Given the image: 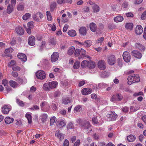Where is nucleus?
<instances>
[{"label":"nucleus","mask_w":146,"mask_h":146,"mask_svg":"<svg viewBox=\"0 0 146 146\" xmlns=\"http://www.w3.org/2000/svg\"><path fill=\"white\" fill-rule=\"evenodd\" d=\"M24 6L21 4H19L17 7V10L19 11H22L24 9Z\"/></svg>","instance_id":"nucleus-52"},{"label":"nucleus","mask_w":146,"mask_h":146,"mask_svg":"<svg viewBox=\"0 0 146 146\" xmlns=\"http://www.w3.org/2000/svg\"><path fill=\"white\" fill-rule=\"evenodd\" d=\"M90 27L91 30L92 32H94L96 30L97 26L94 23H91L90 24Z\"/></svg>","instance_id":"nucleus-26"},{"label":"nucleus","mask_w":146,"mask_h":146,"mask_svg":"<svg viewBox=\"0 0 146 146\" xmlns=\"http://www.w3.org/2000/svg\"><path fill=\"white\" fill-rule=\"evenodd\" d=\"M13 49L11 48H9L6 49L5 50V53H11L13 51Z\"/></svg>","instance_id":"nucleus-48"},{"label":"nucleus","mask_w":146,"mask_h":146,"mask_svg":"<svg viewBox=\"0 0 146 146\" xmlns=\"http://www.w3.org/2000/svg\"><path fill=\"white\" fill-rule=\"evenodd\" d=\"M80 62L77 61L75 62L74 65L73 67L75 69H78L80 66Z\"/></svg>","instance_id":"nucleus-44"},{"label":"nucleus","mask_w":146,"mask_h":146,"mask_svg":"<svg viewBox=\"0 0 146 146\" xmlns=\"http://www.w3.org/2000/svg\"><path fill=\"white\" fill-rule=\"evenodd\" d=\"M104 38L103 37H101L99 38L97 40V42L98 43H101L103 41Z\"/></svg>","instance_id":"nucleus-60"},{"label":"nucleus","mask_w":146,"mask_h":146,"mask_svg":"<svg viewBox=\"0 0 146 146\" xmlns=\"http://www.w3.org/2000/svg\"><path fill=\"white\" fill-rule=\"evenodd\" d=\"M70 102V100L69 97L63 98L62 100V103L64 104H67Z\"/></svg>","instance_id":"nucleus-30"},{"label":"nucleus","mask_w":146,"mask_h":146,"mask_svg":"<svg viewBox=\"0 0 146 146\" xmlns=\"http://www.w3.org/2000/svg\"><path fill=\"white\" fill-rule=\"evenodd\" d=\"M21 68L16 65L14 66L12 68L13 70L14 71H19L21 70Z\"/></svg>","instance_id":"nucleus-50"},{"label":"nucleus","mask_w":146,"mask_h":146,"mask_svg":"<svg viewBox=\"0 0 146 146\" xmlns=\"http://www.w3.org/2000/svg\"><path fill=\"white\" fill-rule=\"evenodd\" d=\"M123 19V17L121 15H118L115 17L113 19L114 21L116 23L121 22Z\"/></svg>","instance_id":"nucleus-19"},{"label":"nucleus","mask_w":146,"mask_h":146,"mask_svg":"<svg viewBox=\"0 0 146 146\" xmlns=\"http://www.w3.org/2000/svg\"><path fill=\"white\" fill-rule=\"evenodd\" d=\"M51 107L52 108L53 110H55L57 108V107L56 105L54 103H52L51 105Z\"/></svg>","instance_id":"nucleus-62"},{"label":"nucleus","mask_w":146,"mask_h":146,"mask_svg":"<svg viewBox=\"0 0 146 146\" xmlns=\"http://www.w3.org/2000/svg\"><path fill=\"white\" fill-rule=\"evenodd\" d=\"M46 42L45 41H42L41 42V45L40 46V50H42L43 49L45 46Z\"/></svg>","instance_id":"nucleus-47"},{"label":"nucleus","mask_w":146,"mask_h":146,"mask_svg":"<svg viewBox=\"0 0 146 146\" xmlns=\"http://www.w3.org/2000/svg\"><path fill=\"white\" fill-rule=\"evenodd\" d=\"M80 143V140H77L74 143V146H79Z\"/></svg>","instance_id":"nucleus-64"},{"label":"nucleus","mask_w":146,"mask_h":146,"mask_svg":"<svg viewBox=\"0 0 146 146\" xmlns=\"http://www.w3.org/2000/svg\"><path fill=\"white\" fill-rule=\"evenodd\" d=\"M59 57V54L57 52H54L51 56L50 60L52 62H56L58 61Z\"/></svg>","instance_id":"nucleus-8"},{"label":"nucleus","mask_w":146,"mask_h":146,"mask_svg":"<svg viewBox=\"0 0 146 146\" xmlns=\"http://www.w3.org/2000/svg\"><path fill=\"white\" fill-rule=\"evenodd\" d=\"M123 96L121 94H117L116 95H113L111 97L110 100L112 102L119 101L122 100Z\"/></svg>","instance_id":"nucleus-6"},{"label":"nucleus","mask_w":146,"mask_h":146,"mask_svg":"<svg viewBox=\"0 0 146 146\" xmlns=\"http://www.w3.org/2000/svg\"><path fill=\"white\" fill-rule=\"evenodd\" d=\"M13 5H11V6H10L9 5H8L7 10V13H10L13 11Z\"/></svg>","instance_id":"nucleus-37"},{"label":"nucleus","mask_w":146,"mask_h":146,"mask_svg":"<svg viewBox=\"0 0 146 146\" xmlns=\"http://www.w3.org/2000/svg\"><path fill=\"white\" fill-rule=\"evenodd\" d=\"M16 62L14 60H12L11 62L8 65V66L9 67H11L12 66H15L16 65Z\"/></svg>","instance_id":"nucleus-49"},{"label":"nucleus","mask_w":146,"mask_h":146,"mask_svg":"<svg viewBox=\"0 0 146 146\" xmlns=\"http://www.w3.org/2000/svg\"><path fill=\"white\" fill-rule=\"evenodd\" d=\"M28 44L31 46H33L35 44V38L33 36H31L28 38Z\"/></svg>","instance_id":"nucleus-15"},{"label":"nucleus","mask_w":146,"mask_h":146,"mask_svg":"<svg viewBox=\"0 0 146 146\" xmlns=\"http://www.w3.org/2000/svg\"><path fill=\"white\" fill-rule=\"evenodd\" d=\"M33 21H31L30 22L28 23L27 24V26L28 28H32L33 27Z\"/></svg>","instance_id":"nucleus-57"},{"label":"nucleus","mask_w":146,"mask_h":146,"mask_svg":"<svg viewBox=\"0 0 146 146\" xmlns=\"http://www.w3.org/2000/svg\"><path fill=\"white\" fill-rule=\"evenodd\" d=\"M77 122L81 129L87 133H90L92 131L91 125L90 123L86 120L79 119L77 120Z\"/></svg>","instance_id":"nucleus-1"},{"label":"nucleus","mask_w":146,"mask_h":146,"mask_svg":"<svg viewBox=\"0 0 146 146\" xmlns=\"http://www.w3.org/2000/svg\"><path fill=\"white\" fill-rule=\"evenodd\" d=\"M68 28V25L67 24H65L63 28V31L64 32H65L67 31Z\"/></svg>","instance_id":"nucleus-58"},{"label":"nucleus","mask_w":146,"mask_h":146,"mask_svg":"<svg viewBox=\"0 0 146 146\" xmlns=\"http://www.w3.org/2000/svg\"><path fill=\"white\" fill-rule=\"evenodd\" d=\"M75 51V48L73 46H71L69 48L67 52V53L69 55H71L73 54Z\"/></svg>","instance_id":"nucleus-27"},{"label":"nucleus","mask_w":146,"mask_h":146,"mask_svg":"<svg viewBox=\"0 0 146 146\" xmlns=\"http://www.w3.org/2000/svg\"><path fill=\"white\" fill-rule=\"evenodd\" d=\"M135 46L137 48L141 51H144L145 50V47L142 44L139 43H136Z\"/></svg>","instance_id":"nucleus-29"},{"label":"nucleus","mask_w":146,"mask_h":146,"mask_svg":"<svg viewBox=\"0 0 146 146\" xmlns=\"http://www.w3.org/2000/svg\"><path fill=\"white\" fill-rule=\"evenodd\" d=\"M68 34L72 37H73L76 35V33L74 30H71L68 31Z\"/></svg>","instance_id":"nucleus-33"},{"label":"nucleus","mask_w":146,"mask_h":146,"mask_svg":"<svg viewBox=\"0 0 146 146\" xmlns=\"http://www.w3.org/2000/svg\"><path fill=\"white\" fill-rule=\"evenodd\" d=\"M126 15L127 17H133L134 15L131 12H129L126 13Z\"/></svg>","instance_id":"nucleus-61"},{"label":"nucleus","mask_w":146,"mask_h":146,"mask_svg":"<svg viewBox=\"0 0 146 146\" xmlns=\"http://www.w3.org/2000/svg\"><path fill=\"white\" fill-rule=\"evenodd\" d=\"M106 116L109 121H112L115 120L117 117V115L114 111H111L110 113L107 114Z\"/></svg>","instance_id":"nucleus-5"},{"label":"nucleus","mask_w":146,"mask_h":146,"mask_svg":"<svg viewBox=\"0 0 146 146\" xmlns=\"http://www.w3.org/2000/svg\"><path fill=\"white\" fill-rule=\"evenodd\" d=\"M116 58L115 56L113 55L109 56L107 58L108 63L110 65H113L115 64V62Z\"/></svg>","instance_id":"nucleus-11"},{"label":"nucleus","mask_w":146,"mask_h":146,"mask_svg":"<svg viewBox=\"0 0 146 146\" xmlns=\"http://www.w3.org/2000/svg\"><path fill=\"white\" fill-rule=\"evenodd\" d=\"M141 18L143 20L146 19V11L142 13Z\"/></svg>","instance_id":"nucleus-53"},{"label":"nucleus","mask_w":146,"mask_h":146,"mask_svg":"<svg viewBox=\"0 0 146 146\" xmlns=\"http://www.w3.org/2000/svg\"><path fill=\"white\" fill-rule=\"evenodd\" d=\"M143 31V29L141 25H138L137 26L135 29V33L137 35H140Z\"/></svg>","instance_id":"nucleus-14"},{"label":"nucleus","mask_w":146,"mask_h":146,"mask_svg":"<svg viewBox=\"0 0 146 146\" xmlns=\"http://www.w3.org/2000/svg\"><path fill=\"white\" fill-rule=\"evenodd\" d=\"M42 88L43 90L46 91H49L51 90L48 83H45L43 84Z\"/></svg>","instance_id":"nucleus-22"},{"label":"nucleus","mask_w":146,"mask_h":146,"mask_svg":"<svg viewBox=\"0 0 146 146\" xmlns=\"http://www.w3.org/2000/svg\"><path fill=\"white\" fill-rule=\"evenodd\" d=\"M9 84L11 86L14 88H16L19 86V84L15 82L13 80L9 81Z\"/></svg>","instance_id":"nucleus-31"},{"label":"nucleus","mask_w":146,"mask_h":146,"mask_svg":"<svg viewBox=\"0 0 146 146\" xmlns=\"http://www.w3.org/2000/svg\"><path fill=\"white\" fill-rule=\"evenodd\" d=\"M5 123L7 124H9L12 123L14 121L13 118H10L9 117H6L5 119Z\"/></svg>","instance_id":"nucleus-21"},{"label":"nucleus","mask_w":146,"mask_h":146,"mask_svg":"<svg viewBox=\"0 0 146 146\" xmlns=\"http://www.w3.org/2000/svg\"><path fill=\"white\" fill-rule=\"evenodd\" d=\"M131 55L135 58L140 59L142 56V54L139 51L137 50H133L131 52Z\"/></svg>","instance_id":"nucleus-7"},{"label":"nucleus","mask_w":146,"mask_h":146,"mask_svg":"<svg viewBox=\"0 0 146 146\" xmlns=\"http://www.w3.org/2000/svg\"><path fill=\"white\" fill-rule=\"evenodd\" d=\"M48 42L50 44L53 45H55L56 44V39L55 38L51 37L49 39Z\"/></svg>","instance_id":"nucleus-18"},{"label":"nucleus","mask_w":146,"mask_h":146,"mask_svg":"<svg viewBox=\"0 0 146 146\" xmlns=\"http://www.w3.org/2000/svg\"><path fill=\"white\" fill-rule=\"evenodd\" d=\"M86 50L82 48L80 50L78 49H76L75 51L74 54L76 56H79L78 58L79 59L82 58L84 57H86Z\"/></svg>","instance_id":"nucleus-3"},{"label":"nucleus","mask_w":146,"mask_h":146,"mask_svg":"<svg viewBox=\"0 0 146 146\" xmlns=\"http://www.w3.org/2000/svg\"><path fill=\"white\" fill-rule=\"evenodd\" d=\"M47 104V102L45 101H43L40 104V108L41 110L43 109V107L45 106Z\"/></svg>","instance_id":"nucleus-54"},{"label":"nucleus","mask_w":146,"mask_h":146,"mask_svg":"<svg viewBox=\"0 0 146 146\" xmlns=\"http://www.w3.org/2000/svg\"><path fill=\"white\" fill-rule=\"evenodd\" d=\"M57 124L58 126L62 127L65 126L66 122L63 119H61L57 121Z\"/></svg>","instance_id":"nucleus-24"},{"label":"nucleus","mask_w":146,"mask_h":146,"mask_svg":"<svg viewBox=\"0 0 146 146\" xmlns=\"http://www.w3.org/2000/svg\"><path fill=\"white\" fill-rule=\"evenodd\" d=\"M31 16V14L29 13H26L23 16V19L25 20H27L29 19Z\"/></svg>","instance_id":"nucleus-38"},{"label":"nucleus","mask_w":146,"mask_h":146,"mask_svg":"<svg viewBox=\"0 0 146 146\" xmlns=\"http://www.w3.org/2000/svg\"><path fill=\"white\" fill-rule=\"evenodd\" d=\"M2 84L4 86H7L8 85V81L6 79H4L2 80Z\"/></svg>","instance_id":"nucleus-51"},{"label":"nucleus","mask_w":146,"mask_h":146,"mask_svg":"<svg viewBox=\"0 0 146 146\" xmlns=\"http://www.w3.org/2000/svg\"><path fill=\"white\" fill-rule=\"evenodd\" d=\"M56 2H53L50 5V11H53L56 6Z\"/></svg>","instance_id":"nucleus-42"},{"label":"nucleus","mask_w":146,"mask_h":146,"mask_svg":"<svg viewBox=\"0 0 146 146\" xmlns=\"http://www.w3.org/2000/svg\"><path fill=\"white\" fill-rule=\"evenodd\" d=\"M15 31L17 34L20 35H22L24 33V30L21 27H18L16 28Z\"/></svg>","instance_id":"nucleus-17"},{"label":"nucleus","mask_w":146,"mask_h":146,"mask_svg":"<svg viewBox=\"0 0 146 146\" xmlns=\"http://www.w3.org/2000/svg\"><path fill=\"white\" fill-rule=\"evenodd\" d=\"M2 111L3 113L7 114L10 111V108L7 106H5L2 108Z\"/></svg>","instance_id":"nucleus-23"},{"label":"nucleus","mask_w":146,"mask_h":146,"mask_svg":"<svg viewBox=\"0 0 146 146\" xmlns=\"http://www.w3.org/2000/svg\"><path fill=\"white\" fill-rule=\"evenodd\" d=\"M127 139L129 141L132 142L135 140V137L132 135H129L127 137Z\"/></svg>","instance_id":"nucleus-34"},{"label":"nucleus","mask_w":146,"mask_h":146,"mask_svg":"<svg viewBox=\"0 0 146 146\" xmlns=\"http://www.w3.org/2000/svg\"><path fill=\"white\" fill-rule=\"evenodd\" d=\"M56 121V118L54 117H52L50 119V125H53L54 122Z\"/></svg>","instance_id":"nucleus-39"},{"label":"nucleus","mask_w":146,"mask_h":146,"mask_svg":"<svg viewBox=\"0 0 146 146\" xmlns=\"http://www.w3.org/2000/svg\"><path fill=\"white\" fill-rule=\"evenodd\" d=\"M81 107V106L80 105H78L76 106L74 108V110L76 112H79V110Z\"/></svg>","instance_id":"nucleus-56"},{"label":"nucleus","mask_w":146,"mask_h":146,"mask_svg":"<svg viewBox=\"0 0 146 146\" xmlns=\"http://www.w3.org/2000/svg\"><path fill=\"white\" fill-rule=\"evenodd\" d=\"M88 64L87 67L90 68H93L95 66V62L92 61H88Z\"/></svg>","instance_id":"nucleus-28"},{"label":"nucleus","mask_w":146,"mask_h":146,"mask_svg":"<svg viewBox=\"0 0 146 146\" xmlns=\"http://www.w3.org/2000/svg\"><path fill=\"white\" fill-rule=\"evenodd\" d=\"M36 78L40 80L44 79L46 77V74L44 71L40 70L37 71L36 73Z\"/></svg>","instance_id":"nucleus-4"},{"label":"nucleus","mask_w":146,"mask_h":146,"mask_svg":"<svg viewBox=\"0 0 146 146\" xmlns=\"http://www.w3.org/2000/svg\"><path fill=\"white\" fill-rule=\"evenodd\" d=\"M48 83L51 90L56 88L58 84L57 82L55 81H53Z\"/></svg>","instance_id":"nucleus-20"},{"label":"nucleus","mask_w":146,"mask_h":146,"mask_svg":"<svg viewBox=\"0 0 146 146\" xmlns=\"http://www.w3.org/2000/svg\"><path fill=\"white\" fill-rule=\"evenodd\" d=\"M47 117V115L46 114H43L40 116V118L42 122L44 123L46 121Z\"/></svg>","instance_id":"nucleus-35"},{"label":"nucleus","mask_w":146,"mask_h":146,"mask_svg":"<svg viewBox=\"0 0 146 146\" xmlns=\"http://www.w3.org/2000/svg\"><path fill=\"white\" fill-rule=\"evenodd\" d=\"M125 27L127 29L131 30L133 27V24L132 23H127L126 24Z\"/></svg>","instance_id":"nucleus-36"},{"label":"nucleus","mask_w":146,"mask_h":146,"mask_svg":"<svg viewBox=\"0 0 146 146\" xmlns=\"http://www.w3.org/2000/svg\"><path fill=\"white\" fill-rule=\"evenodd\" d=\"M92 42L90 40H86L84 42H78V44L80 45H82L88 48L92 44Z\"/></svg>","instance_id":"nucleus-10"},{"label":"nucleus","mask_w":146,"mask_h":146,"mask_svg":"<svg viewBox=\"0 0 146 146\" xmlns=\"http://www.w3.org/2000/svg\"><path fill=\"white\" fill-rule=\"evenodd\" d=\"M88 88H84L82 90V93L84 95H86L89 94V92H88Z\"/></svg>","instance_id":"nucleus-45"},{"label":"nucleus","mask_w":146,"mask_h":146,"mask_svg":"<svg viewBox=\"0 0 146 146\" xmlns=\"http://www.w3.org/2000/svg\"><path fill=\"white\" fill-rule=\"evenodd\" d=\"M55 135L56 137L58 138L61 141L64 139V135L61 133L59 130H58L55 131Z\"/></svg>","instance_id":"nucleus-12"},{"label":"nucleus","mask_w":146,"mask_h":146,"mask_svg":"<svg viewBox=\"0 0 146 146\" xmlns=\"http://www.w3.org/2000/svg\"><path fill=\"white\" fill-rule=\"evenodd\" d=\"M88 64V61L85 60L82 62L81 66L83 68H85L87 66Z\"/></svg>","instance_id":"nucleus-46"},{"label":"nucleus","mask_w":146,"mask_h":146,"mask_svg":"<svg viewBox=\"0 0 146 146\" xmlns=\"http://www.w3.org/2000/svg\"><path fill=\"white\" fill-rule=\"evenodd\" d=\"M60 94V93L59 91H56L54 92V97H57L59 96Z\"/></svg>","instance_id":"nucleus-55"},{"label":"nucleus","mask_w":146,"mask_h":146,"mask_svg":"<svg viewBox=\"0 0 146 146\" xmlns=\"http://www.w3.org/2000/svg\"><path fill=\"white\" fill-rule=\"evenodd\" d=\"M110 73L109 72H104L101 74L100 76L102 78H106L108 77Z\"/></svg>","instance_id":"nucleus-41"},{"label":"nucleus","mask_w":146,"mask_h":146,"mask_svg":"<svg viewBox=\"0 0 146 146\" xmlns=\"http://www.w3.org/2000/svg\"><path fill=\"white\" fill-rule=\"evenodd\" d=\"M123 57L124 60L127 62H130L131 59L130 55L127 51H125L123 53Z\"/></svg>","instance_id":"nucleus-9"},{"label":"nucleus","mask_w":146,"mask_h":146,"mask_svg":"<svg viewBox=\"0 0 146 146\" xmlns=\"http://www.w3.org/2000/svg\"><path fill=\"white\" fill-rule=\"evenodd\" d=\"M92 7L94 12L95 13L98 12L100 11L99 7L96 4L94 5L93 6H92Z\"/></svg>","instance_id":"nucleus-32"},{"label":"nucleus","mask_w":146,"mask_h":146,"mask_svg":"<svg viewBox=\"0 0 146 146\" xmlns=\"http://www.w3.org/2000/svg\"><path fill=\"white\" fill-rule=\"evenodd\" d=\"M127 80L128 84L130 85L133 83L139 82L140 80V78L139 74H133L129 76Z\"/></svg>","instance_id":"nucleus-2"},{"label":"nucleus","mask_w":146,"mask_h":146,"mask_svg":"<svg viewBox=\"0 0 146 146\" xmlns=\"http://www.w3.org/2000/svg\"><path fill=\"white\" fill-rule=\"evenodd\" d=\"M69 141L67 139H65L64 142V146H68Z\"/></svg>","instance_id":"nucleus-63"},{"label":"nucleus","mask_w":146,"mask_h":146,"mask_svg":"<svg viewBox=\"0 0 146 146\" xmlns=\"http://www.w3.org/2000/svg\"><path fill=\"white\" fill-rule=\"evenodd\" d=\"M16 100L17 103L19 106L21 107H23L24 106L25 104L23 101L20 100L19 99H16Z\"/></svg>","instance_id":"nucleus-43"},{"label":"nucleus","mask_w":146,"mask_h":146,"mask_svg":"<svg viewBox=\"0 0 146 146\" xmlns=\"http://www.w3.org/2000/svg\"><path fill=\"white\" fill-rule=\"evenodd\" d=\"M98 64V67L102 70H104L106 68L105 63L104 60L99 61Z\"/></svg>","instance_id":"nucleus-13"},{"label":"nucleus","mask_w":146,"mask_h":146,"mask_svg":"<svg viewBox=\"0 0 146 146\" xmlns=\"http://www.w3.org/2000/svg\"><path fill=\"white\" fill-rule=\"evenodd\" d=\"M25 116L28 120L29 123L31 124L32 123V117L31 115L30 114L27 113Z\"/></svg>","instance_id":"nucleus-40"},{"label":"nucleus","mask_w":146,"mask_h":146,"mask_svg":"<svg viewBox=\"0 0 146 146\" xmlns=\"http://www.w3.org/2000/svg\"><path fill=\"white\" fill-rule=\"evenodd\" d=\"M80 34L83 35H85L86 34V28L84 27H82L79 29Z\"/></svg>","instance_id":"nucleus-25"},{"label":"nucleus","mask_w":146,"mask_h":146,"mask_svg":"<svg viewBox=\"0 0 146 146\" xmlns=\"http://www.w3.org/2000/svg\"><path fill=\"white\" fill-rule=\"evenodd\" d=\"M18 57L22 61L25 62L27 60V57L26 55L23 53L18 54L17 55Z\"/></svg>","instance_id":"nucleus-16"},{"label":"nucleus","mask_w":146,"mask_h":146,"mask_svg":"<svg viewBox=\"0 0 146 146\" xmlns=\"http://www.w3.org/2000/svg\"><path fill=\"white\" fill-rule=\"evenodd\" d=\"M92 121L95 124H97L98 123V120L96 117H94L92 118Z\"/></svg>","instance_id":"nucleus-59"}]
</instances>
